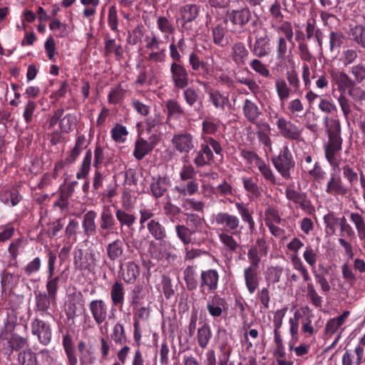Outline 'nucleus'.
<instances>
[{"label": "nucleus", "instance_id": "obj_62", "mask_svg": "<svg viewBox=\"0 0 365 365\" xmlns=\"http://www.w3.org/2000/svg\"><path fill=\"white\" fill-rule=\"evenodd\" d=\"M18 360L21 365H37V358L36 354L31 349H26L20 351L18 356Z\"/></svg>", "mask_w": 365, "mask_h": 365}, {"label": "nucleus", "instance_id": "obj_51", "mask_svg": "<svg viewBox=\"0 0 365 365\" xmlns=\"http://www.w3.org/2000/svg\"><path fill=\"white\" fill-rule=\"evenodd\" d=\"M176 235L184 245L192 243V236L195 231L188 228L184 225H176L175 226Z\"/></svg>", "mask_w": 365, "mask_h": 365}, {"label": "nucleus", "instance_id": "obj_52", "mask_svg": "<svg viewBox=\"0 0 365 365\" xmlns=\"http://www.w3.org/2000/svg\"><path fill=\"white\" fill-rule=\"evenodd\" d=\"M256 168L266 181L272 185H276L277 183V177L270 165L264 160H262Z\"/></svg>", "mask_w": 365, "mask_h": 365}, {"label": "nucleus", "instance_id": "obj_31", "mask_svg": "<svg viewBox=\"0 0 365 365\" xmlns=\"http://www.w3.org/2000/svg\"><path fill=\"white\" fill-rule=\"evenodd\" d=\"M207 93L209 101L215 108L224 110L226 106H230L229 96L224 95L220 91L210 88Z\"/></svg>", "mask_w": 365, "mask_h": 365}, {"label": "nucleus", "instance_id": "obj_2", "mask_svg": "<svg viewBox=\"0 0 365 365\" xmlns=\"http://www.w3.org/2000/svg\"><path fill=\"white\" fill-rule=\"evenodd\" d=\"M323 124L328 135V141L324 145L325 158L334 170L339 168L341 162L339 152L342 149L341 123L338 118L324 116Z\"/></svg>", "mask_w": 365, "mask_h": 365}, {"label": "nucleus", "instance_id": "obj_30", "mask_svg": "<svg viewBox=\"0 0 365 365\" xmlns=\"http://www.w3.org/2000/svg\"><path fill=\"white\" fill-rule=\"evenodd\" d=\"M364 348L357 346L354 350H346L342 356V365H359L363 361Z\"/></svg>", "mask_w": 365, "mask_h": 365}, {"label": "nucleus", "instance_id": "obj_13", "mask_svg": "<svg viewBox=\"0 0 365 365\" xmlns=\"http://www.w3.org/2000/svg\"><path fill=\"white\" fill-rule=\"evenodd\" d=\"M268 252V245L262 237H258L255 245H252L247 251V259L250 262L249 267L259 268L262 257H266Z\"/></svg>", "mask_w": 365, "mask_h": 365}, {"label": "nucleus", "instance_id": "obj_16", "mask_svg": "<svg viewBox=\"0 0 365 365\" xmlns=\"http://www.w3.org/2000/svg\"><path fill=\"white\" fill-rule=\"evenodd\" d=\"M88 308L96 324L101 330L102 324L106 321L108 316V307L103 299L92 300Z\"/></svg>", "mask_w": 365, "mask_h": 365}, {"label": "nucleus", "instance_id": "obj_41", "mask_svg": "<svg viewBox=\"0 0 365 365\" xmlns=\"http://www.w3.org/2000/svg\"><path fill=\"white\" fill-rule=\"evenodd\" d=\"M110 339L118 345L126 344L128 342V339L124 324L121 322H118L113 327Z\"/></svg>", "mask_w": 365, "mask_h": 365}, {"label": "nucleus", "instance_id": "obj_5", "mask_svg": "<svg viewBox=\"0 0 365 365\" xmlns=\"http://www.w3.org/2000/svg\"><path fill=\"white\" fill-rule=\"evenodd\" d=\"M271 160L275 170L284 179L291 178V171L295 167V161L287 145H284L278 155L273 156Z\"/></svg>", "mask_w": 365, "mask_h": 365}, {"label": "nucleus", "instance_id": "obj_22", "mask_svg": "<svg viewBox=\"0 0 365 365\" xmlns=\"http://www.w3.org/2000/svg\"><path fill=\"white\" fill-rule=\"evenodd\" d=\"M209 314L213 318L220 317L227 309V303L225 298L218 294L210 297L206 304Z\"/></svg>", "mask_w": 365, "mask_h": 365}, {"label": "nucleus", "instance_id": "obj_42", "mask_svg": "<svg viewBox=\"0 0 365 365\" xmlns=\"http://www.w3.org/2000/svg\"><path fill=\"white\" fill-rule=\"evenodd\" d=\"M285 195L289 200L298 204L299 207L305 210L309 205V202L307 200L306 195L303 192H299L292 188H287L285 190Z\"/></svg>", "mask_w": 365, "mask_h": 365}, {"label": "nucleus", "instance_id": "obj_3", "mask_svg": "<svg viewBox=\"0 0 365 365\" xmlns=\"http://www.w3.org/2000/svg\"><path fill=\"white\" fill-rule=\"evenodd\" d=\"M202 140L200 149L193 159V163L197 168L209 165L214 160V154L211 148L216 155H222V153L220 143L212 137L202 135Z\"/></svg>", "mask_w": 365, "mask_h": 365}, {"label": "nucleus", "instance_id": "obj_8", "mask_svg": "<svg viewBox=\"0 0 365 365\" xmlns=\"http://www.w3.org/2000/svg\"><path fill=\"white\" fill-rule=\"evenodd\" d=\"M213 222L219 227L220 232L236 234L240 227V218L227 212H220L215 215Z\"/></svg>", "mask_w": 365, "mask_h": 365}, {"label": "nucleus", "instance_id": "obj_36", "mask_svg": "<svg viewBox=\"0 0 365 365\" xmlns=\"http://www.w3.org/2000/svg\"><path fill=\"white\" fill-rule=\"evenodd\" d=\"M125 287L120 281H115L110 288V299L113 306H123L125 300Z\"/></svg>", "mask_w": 365, "mask_h": 365}, {"label": "nucleus", "instance_id": "obj_34", "mask_svg": "<svg viewBox=\"0 0 365 365\" xmlns=\"http://www.w3.org/2000/svg\"><path fill=\"white\" fill-rule=\"evenodd\" d=\"M97 212L94 210H89L83 216L82 227L86 236L90 237L96 232V219Z\"/></svg>", "mask_w": 365, "mask_h": 365}, {"label": "nucleus", "instance_id": "obj_63", "mask_svg": "<svg viewBox=\"0 0 365 365\" xmlns=\"http://www.w3.org/2000/svg\"><path fill=\"white\" fill-rule=\"evenodd\" d=\"M360 51L355 48L344 49L340 57V61L344 66H347L356 61Z\"/></svg>", "mask_w": 365, "mask_h": 365}, {"label": "nucleus", "instance_id": "obj_56", "mask_svg": "<svg viewBox=\"0 0 365 365\" xmlns=\"http://www.w3.org/2000/svg\"><path fill=\"white\" fill-rule=\"evenodd\" d=\"M350 36L353 41L365 48V27L356 25L350 30Z\"/></svg>", "mask_w": 365, "mask_h": 365}, {"label": "nucleus", "instance_id": "obj_35", "mask_svg": "<svg viewBox=\"0 0 365 365\" xmlns=\"http://www.w3.org/2000/svg\"><path fill=\"white\" fill-rule=\"evenodd\" d=\"M226 28L222 24H217L212 29V37L213 43L222 48L230 44V37L226 36Z\"/></svg>", "mask_w": 365, "mask_h": 365}, {"label": "nucleus", "instance_id": "obj_59", "mask_svg": "<svg viewBox=\"0 0 365 365\" xmlns=\"http://www.w3.org/2000/svg\"><path fill=\"white\" fill-rule=\"evenodd\" d=\"M350 220L354 225L359 238L365 237V220L364 217L358 212H351Z\"/></svg>", "mask_w": 365, "mask_h": 365}, {"label": "nucleus", "instance_id": "obj_29", "mask_svg": "<svg viewBox=\"0 0 365 365\" xmlns=\"http://www.w3.org/2000/svg\"><path fill=\"white\" fill-rule=\"evenodd\" d=\"M245 285L250 294H253L258 288L260 277L259 268L247 267L244 269Z\"/></svg>", "mask_w": 365, "mask_h": 365}, {"label": "nucleus", "instance_id": "obj_7", "mask_svg": "<svg viewBox=\"0 0 365 365\" xmlns=\"http://www.w3.org/2000/svg\"><path fill=\"white\" fill-rule=\"evenodd\" d=\"M171 143L178 152L187 154L195 150L197 140L190 133L182 130L173 136Z\"/></svg>", "mask_w": 365, "mask_h": 365}, {"label": "nucleus", "instance_id": "obj_64", "mask_svg": "<svg viewBox=\"0 0 365 365\" xmlns=\"http://www.w3.org/2000/svg\"><path fill=\"white\" fill-rule=\"evenodd\" d=\"M305 262L311 267L312 271L316 269V264L319 257L317 251L311 245H307L303 253Z\"/></svg>", "mask_w": 365, "mask_h": 365}, {"label": "nucleus", "instance_id": "obj_50", "mask_svg": "<svg viewBox=\"0 0 365 365\" xmlns=\"http://www.w3.org/2000/svg\"><path fill=\"white\" fill-rule=\"evenodd\" d=\"M157 27L159 31L164 34V38H168V36L175 32V28L171 20L166 16H159L156 21Z\"/></svg>", "mask_w": 365, "mask_h": 365}, {"label": "nucleus", "instance_id": "obj_4", "mask_svg": "<svg viewBox=\"0 0 365 365\" xmlns=\"http://www.w3.org/2000/svg\"><path fill=\"white\" fill-rule=\"evenodd\" d=\"M207 60H210L211 63L203 60L200 51H192L189 53L188 64L191 69L202 76L203 78L208 79L216 71H220L221 68L217 65L212 56H207Z\"/></svg>", "mask_w": 365, "mask_h": 365}, {"label": "nucleus", "instance_id": "obj_48", "mask_svg": "<svg viewBox=\"0 0 365 365\" xmlns=\"http://www.w3.org/2000/svg\"><path fill=\"white\" fill-rule=\"evenodd\" d=\"M325 224L326 232L329 235H333L336 232V227L339 226L342 220V216L338 217L334 212H329L323 217Z\"/></svg>", "mask_w": 365, "mask_h": 365}, {"label": "nucleus", "instance_id": "obj_9", "mask_svg": "<svg viewBox=\"0 0 365 365\" xmlns=\"http://www.w3.org/2000/svg\"><path fill=\"white\" fill-rule=\"evenodd\" d=\"M182 61H173L170 63V78L175 88H185L189 84V74L187 68L180 63Z\"/></svg>", "mask_w": 365, "mask_h": 365}, {"label": "nucleus", "instance_id": "obj_15", "mask_svg": "<svg viewBox=\"0 0 365 365\" xmlns=\"http://www.w3.org/2000/svg\"><path fill=\"white\" fill-rule=\"evenodd\" d=\"M106 254L107 258L110 262H119L121 263L123 260L126 259L125 242L120 238L109 242L106 245Z\"/></svg>", "mask_w": 365, "mask_h": 365}, {"label": "nucleus", "instance_id": "obj_27", "mask_svg": "<svg viewBox=\"0 0 365 365\" xmlns=\"http://www.w3.org/2000/svg\"><path fill=\"white\" fill-rule=\"evenodd\" d=\"M325 192L334 196H344L348 192V189L343 183L341 177L332 173L327 181Z\"/></svg>", "mask_w": 365, "mask_h": 365}, {"label": "nucleus", "instance_id": "obj_47", "mask_svg": "<svg viewBox=\"0 0 365 365\" xmlns=\"http://www.w3.org/2000/svg\"><path fill=\"white\" fill-rule=\"evenodd\" d=\"M212 338V331L209 324L205 323L197 329V344L202 349L207 348Z\"/></svg>", "mask_w": 365, "mask_h": 365}, {"label": "nucleus", "instance_id": "obj_32", "mask_svg": "<svg viewBox=\"0 0 365 365\" xmlns=\"http://www.w3.org/2000/svg\"><path fill=\"white\" fill-rule=\"evenodd\" d=\"M349 315V311H344L341 315L329 319L325 325L324 334L329 336L334 334L345 323Z\"/></svg>", "mask_w": 365, "mask_h": 365}, {"label": "nucleus", "instance_id": "obj_10", "mask_svg": "<svg viewBox=\"0 0 365 365\" xmlns=\"http://www.w3.org/2000/svg\"><path fill=\"white\" fill-rule=\"evenodd\" d=\"M255 34V41L253 44L252 52L257 58H263L269 56L272 51L271 38L268 35V31L266 28L263 29V33Z\"/></svg>", "mask_w": 365, "mask_h": 365}, {"label": "nucleus", "instance_id": "obj_23", "mask_svg": "<svg viewBox=\"0 0 365 365\" xmlns=\"http://www.w3.org/2000/svg\"><path fill=\"white\" fill-rule=\"evenodd\" d=\"M91 160H92V152L91 150L89 149L86 151L83 159L82 160L81 165L76 173V178L78 180L86 179L84 182L82 190L84 193L88 194L90 189V182L87 179V177L91 170Z\"/></svg>", "mask_w": 365, "mask_h": 365}, {"label": "nucleus", "instance_id": "obj_58", "mask_svg": "<svg viewBox=\"0 0 365 365\" xmlns=\"http://www.w3.org/2000/svg\"><path fill=\"white\" fill-rule=\"evenodd\" d=\"M21 199L22 197L16 189L5 190L1 195V200L4 204H8L9 202H11L12 206H15L19 204Z\"/></svg>", "mask_w": 365, "mask_h": 365}, {"label": "nucleus", "instance_id": "obj_26", "mask_svg": "<svg viewBox=\"0 0 365 365\" xmlns=\"http://www.w3.org/2000/svg\"><path fill=\"white\" fill-rule=\"evenodd\" d=\"M150 317V310L148 308L142 307L134 309L133 317V339L139 344L142 337L141 329L139 320L145 321Z\"/></svg>", "mask_w": 365, "mask_h": 365}, {"label": "nucleus", "instance_id": "obj_12", "mask_svg": "<svg viewBox=\"0 0 365 365\" xmlns=\"http://www.w3.org/2000/svg\"><path fill=\"white\" fill-rule=\"evenodd\" d=\"M332 85L337 87L340 93H344L346 91L349 95V91L355 89V81L352 80L344 71L332 68L329 71Z\"/></svg>", "mask_w": 365, "mask_h": 365}, {"label": "nucleus", "instance_id": "obj_49", "mask_svg": "<svg viewBox=\"0 0 365 365\" xmlns=\"http://www.w3.org/2000/svg\"><path fill=\"white\" fill-rule=\"evenodd\" d=\"M115 214L121 227L124 226L131 227L135 223L136 217L134 215L128 213L123 209L117 208Z\"/></svg>", "mask_w": 365, "mask_h": 365}, {"label": "nucleus", "instance_id": "obj_21", "mask_svg": "<svg viewBox=\"0 0 365 365\" xmlns=\"http://www.w3.org/2000/svg\"><path fill=\"white\" fill-rule=\"evenodd\" d=\"M230 21L240 29H243L252 19V11L248 7L233 9L227 13Z\"/></svg>", "mask_w": 365, "mask_h": 365}, {"label": "nucleus", "instance_id": "obj_18", "mask_svg": "<svg viewBox=\"0 0 365 365\" xmlns=\"http://www.w3.org/2000/svg\"><path fill=\"white\" fill-rule=\"evenodd\" d=\"M220 274L217 269H208L202 270L200 277V288L201 291L207 289L210 292H215L219 285Z\"/></svg>", "mask_w": 365, "mask_h": 365}, {"label": "nucleus", "instance_id": "obj_11", "mask_svg": "<svg viewBox=\"0 0 365 365\" xmlns=\"http://www.w3.org/2000/svg\"><path fill=\"white\" fill-rule=\"evenodd\" d=\"M276 125L283 138L297 142L302 140V128L292 121L281 117L277 120Z\"/></svg>", "mask_w": 365, "mask_h": 365}, {"label": "nucleus", "instance_id": "obj_17", "mask_svg": "<svg viewBox=\"0 0 365 365\" xmlns=\"http://www.w3.org/2000/svg\"><path fill=\"white\" fill-rule=\"evenodd\" d=\"M31 333L37 336L39 342L43 345H47L51 342L52 332L48 323L36 318L31 322Z\"/></svg>", "mask_w": 365, "mask_h": 365}, {"label": "nucleus", "instance_id": "obj_28", "mask_svg": "<svg viewBox=\"0 0 365 365\" xmlns=\"http://www.w3.org/2000/svg\"><path fill=\"white\" fill-rule=\"evenodd\" d=\"M120 269L122 279L128 284H133L140 275V267L134 262H121Z\"/></svg>", "mask_w": 365, "mask_h": 365}, {"label": "nucleus", "instance_id": "obj_55", "mask_svg": "<svg viewBox=\"0 0 365 365\" xmlns=\"http://www.w3.org/2000/svg\"><path fill=\"white\" fill-rule=\"evenodd\" d=\"M181 206L185 211H195L202 213L204 212L205 209V203L195 198L183 199Z\"/></svg>", "mask_w": 365, "mask_h": 365}, {"label": "nucleus", "instance_id": "obj_44", "mask_svg": "<svg viewBox=\"0 0 365 365\" xmlns=\"http://www.w3.org/2000/svg\"><path fill=\"white\" fill-rule=\"evenodd\" d=\"M169 50L170 56L173 61H182L181 53H185L186 51V44L184 36H182L177 43H175V40L173 38V41L169 46Z\"/></svg>", "mask_w": 365, "mask_h": 365}, {"label": "nucleus", "instance_id": "obj_57", "mask_svg": "<svg viewBox=\"0 0 365 365\" xmlns=\"http://www.w3.org/2000/svg\"><path fill=\"white\" fill-rule=\"evenodd\" d=\"M145 47L150 51L161 50L162 46L164 44L163 41L153 31L150 35L145 36Z\"/></svg>", "mask_w": 365, "mask_h": 365}, {"label": "nucleus", "instance_id": "obj_33", "mask_svg": "<svg viewBox=\"0 0 365 365\" xmlns=\"http://www.w3.org/2000/svg\"><path fill=\"white\" fill-rule=\"evenodd\" d=\"M242 181L245 190L250 199H258L262 196V188L258 185L257 179L252 177H242Z\"/></svg>", "mask_w": 365, "mask_h": 365}, {"label": "nucleus", "instance_id": "obj_38", "mask_svg": "<svg viewBox=\"0 0 365 365\" xmlns=\"http://www.w3.org/2000/svg\"><path fill=\"white\" fill-rule=\"evenodd\" d=\"M35 302L36 311L45 313L50 309L51 304H56V299L45 292H39L36 294Z\"/></svg>", "mask_w": 365, "mask_h": 365}, {"label": "nucleus", "instance_id": "obj_53", "mask_svg": "<svg viewBox=\"0 0 365 365\" xmlns=\"http://www.w3.org/2000/svg\"><path fill=\"white\" fill-rule=\"evenodd\" d=\"M183 279L186 284V287L189 291H193L197 289L198 281L196 278L195 272L192 266H187L183 271Z\"/></svg>", "mask_w": 365, "mask_h": 365}, {"label": "nucleus", "instance_id": "obj_1", "mask_svg": "<svg viewBox=\"0 0 365 365\" xmlns=\"http://www.w3.org/2000/svg\"><path fill=\"white\" fill-rule=\"evenodd\" d=\"M269 14L272 18V28L278 34H281L276 41L277 58L284 59L287 53V41L294 44V32L291 23L284 21L282 12V6L279 0H274L269 8Z\"/></svg>", "mask_w": 365, "mask_h": 365}, {"label": "nucleus", "instance_id": "obj_25", "mask_svg": "<svg viewBox=\"0 0 365 365\" xmlns=\"http://www.w3.org/2000/svg\"><path fill=\"white\" fill-rule=\"evenodd\" d=\"M199 184L195 180H190L185 185H175L171 192L173 194V198L179 200L185 199L187 195H193L198 192Z\"/></svg>", "mask_w": 365, "mask_h": 365}, {"label": "nucleus", "instance_id": "obj_40", "mask_svg": "<svg viewBox=\"0 0 365 365\" xmlns=\"http://www.w3.org/2000/svg\"><path fill=\"white\" fill-rule=\"evenodd\" d=\"M200 6L195 4H187L180 8L179 14L181 20L195 21L198 16Z\"/></svg>", "mask_w": 365, "mask_h": 365}, {"label": "nucleus", "instance_id": "obj_14", "mask_svg": "<svg viewBox=\"0 0 365 365\" xmlns=\"http://www.w3.org/2000/svg\"><path fill=\"white\" fill-rule=\"evenodd\" d=\"M56 255L52 251L48 253V280L46 282V291L48 295L56 299L57 292L59 287V277H53L55 271Z\"/></svg>", "mask_w": 365, "mask_h": 365}, {"label": "nucleus", "instance_id": "obj_20", "mask_svg": "<svg viewBox=\"0 0 365 365\" xmlns=\"http://www.w3.org/2000/svg\"><path fill=\"white\" fill-rule=\"evenodd\" d=\"M250 56V51L245 43L237 41L232 44L230 48V58L232 62L238 67H242L247 64Z\"/></svg>", "mask_w": 365, "mask_h": 365}, {"label": "nucleus", "instance_id": "obj_45", "mask_svg": "<svg viewBox=\"0 0 365 365\" xmlns=\"http://www.w3.org/2000/svg\"><path fill=\"white\" fill-rule=\"evenodd\" d=\"M164 215L172 222H176L180 220L182 214V209L179 206L173 204L170 197H168L166 202L163 205Z\"/></svg>", "mask_w": 365, "mask_h": 365}, {"label": "nucleus", "instance_id": "obj_39", "mask_svg": "<svg viewBox=\"0 0 365 365\" xmlns=\"http://www.w3.org/2000/svg\"><path fill=\"white\" fill-rule=\"evenodd\" d=\"M242 109L245 118L252 123H255L262 114L258 106L249 99L245 101Z\"/></svg>", "mask_w": 365, "mask_h": 365}, {"label": "nucleus", "instance_id": "obj_43", "mask_svg": "<svg viewBox=\"0 0 365 365\" xmlns=\"http://www.w3.org/2000/svg\"><path fill=\"white\" fill-rule=\"evenodd\" d=\"M275 89L282 105H283L289 97L292 88L289 86L287 81L281 78L275 80Z\"/></svg>", "mask_w": 365, "mask_h": 365}, {"label": "nucleus", "instance_id": "obj_6", "mask_svg": "<svg viewBox=\"0 0 365 365\" xmlns=\"http://www.w3.org/2000/svg\"><path fill=\"white\" fill-rule=\"evenodd\" d=\"M116 222L113 213L109 207H104L101 212L99 218L98 233L105 241H108L111 235H118L114 230L116 228Z\"/></svg>", "mask_w": 365, "mask_h": 365}, {"label": "nucleus", "instance_id": "obj_19", "mask_svg": "<svg viewBox=\"0 0 365 365\" xmlns=\"http://www.w3.org/2000/svg\"><path fill=\"white\" fill-rule=\"evenodd\" d=\"M158 143V138L155 135H151L148 140L139 138L135 143L134 157L138 160H142L153 150Z\"/></svg>", "mask_w": 365, "mask_h": 365}, {"label": "nucleus", "instance_id": "obj_46", "mask_svg": "<svg viewBox=\"0 0 365 365\" xmlns=\"http://www.w3.org/2000/svg\"><path fill=\"white\" fill-rule=\"evenodd\" d=\"M165 110L168 118L178 119L184 115V110L180 104L174 99L165 102Z\"/></svg>", "mask_w": 365, "mask_h": 365}, {"label": "nucleus", "instance_id": "obj_61", "mask_svg": "<svg viewBox=\"0 0 365 365\" xmlns=\"http://www.w3.org/2000/svg\"><path fill=\"white\" fill-rule=\"evenodd\" d=\"M308 174L313 178V180L321 183L323 182L327 176L326 172L322 169L319 162H315L312 168L306 167Z\"/></svg>", "mask_w": 365, "mask_h": 365}, {"label": "nucleus", "instance_id": "obj_24", "mask_svg": "<svg viewBox=\"0 0 365 365\" xmlns=\"http://www.w3.org/2000/svg\"><path fill=\"white\" fill-rule=\"evenodd\" d=\"M170 181L165 176H158L153 178V181L150 183L148 193L155 199L162 197L167 192Z\"/></svg>", "mask_w": 365, "mask_h": 365}, {"label": "nucleus", "instance_id": "obj_54", "mask_svg": "<svg viewBox=\"0 0 365 365\" xmlns=\"http://www.w3.org/2000/svg\"><path fill=\"white\" fill-rule=\"evenodd\" d=\"M232 235L231 232H221L218 234V237L229 251L235 252L240 247V244L234 239Z\"/></svg>", "mask_w": 365, "mask_h": 365}, {"label": "nucleus", "instance_id": "obj_37", "mask_svg": "<svg viewBox=\"0 0 365 365\" xmlns=\"http://www.w3.org/2000/svg\"><path fill=\"white\" fill-rule=\"evenodd\" d=\"M147 229L156 240L163 241L167 237L165 227L157 219L150 220L147 223Z\"/></svg>", "mask_w": 365, "mask_h": 365}, {"label": "nucleus", "instance_id": "obj_60", "mask_svg": "<svg viewBox=\"0 0 365 365\" xmlns=\"http://www.w3.org/2000/svg\"><path fill=\"white\" fill-rule=\"evenodd\" d=\"M183 98L186 103L190 107H195V104L200 101L202 105V101L200 98L199 93L193 87H188L183 91Z\"/></svg>", "mask_w": 365, "mask_h": 365}]
</instances>
